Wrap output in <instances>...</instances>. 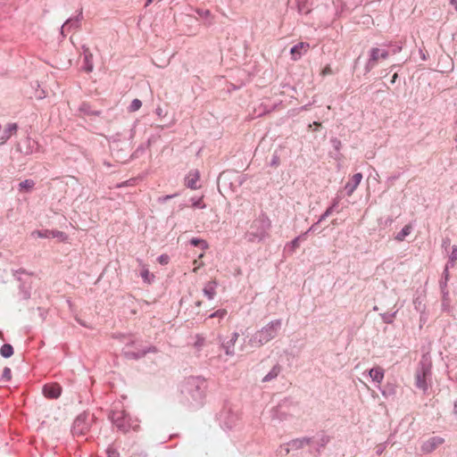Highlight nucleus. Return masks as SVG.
<instances>
[{
  "label": "nucleus",
  "instance_id": "nucleus-14",
  "mask_svg": "<svg viewBox=\"0 0 457 457\" xmlns=\"http://www.w3.org/2000/svg\"><path fill=\"white\" fill-rule=\"evenodd\" d=\"M62 234V233L59 232V231H50V230H46L45 232H42L39 230L32 232V236L37 237H55L61 236Z\"/></svg>",
  "mask_w": 457,
  "mask_h": 457
},
{
  "label": "nucleus",
  "instance_id": "nucleus-35",
  "mask_svg": "<svg viewBox=\"0 0 457 457\" xmlns=\"http://www.w3.org/2000/svg\"><path fill=\"white\" fill-rule=\"evenodd\" d=\"M152 2H153V0H147L145 6L149 5Z\"/></svg>",
  "mask_w": 457,
  "mask_h": 457
},
{
  "label": "nucleus",
  "instance_id": "nucleus-16",
  "mask_svg": "<svg viewBox=\"0 0 457 457\" xmlns=\"http://www.w3.org/2000/svg\"><path fill=\"white\" fill-rule=\"evenodd\" d=\"M280 372L279 366H274L271 370L263 378L262 381L267 382L278 377Z\"/></svg>",
  "mask_w": 457,
  "mask_h": 457
},
{
  "label": "nucleus",
  "instance_id": "nucleus-7",
  "mask_svg": "<svg viewBox=\"0 0 457 457\" xmlns=\"http://www.w3.org/2000/svg\"><path fill=\"white\" fill-rule=\"evenodd\" d=\"M430 375L428 367H422L421 370L416 375V386L420 389L426 391L428 388L427 378Z\"/></svg>",
  "mask_w": 457,
  "mask_h": 457
},
{
  "label": "nucleus",
  "instance_id": "nucleus-31",
  "mask_svg": "<svg viewBox=\"0 0 457 457\" xmlns=\"http://www.w3.org/2000/svg\"><path fill=\"white\" fill-rule=\"evenodd\" d=\"M292 245H293V247H295V248L298 247L299 246V238L297 237V238L294 239L292 242Z\"/></svg>",
  "mask_w": 457,
  "mask_h": 457
},
{
  "label": "nucleus",
  "instance_id": "nucleus-17",
  "mask_svg": "<svg viewBox=\"0 0 457 457\" xmlns=\"http://www.w3.org/2000/svg\"><path fill=\"white\" fill-rule=\"evenodd\" d=\"M0 353L4 358H9L13 354V348L9 344H4L0 349Z\"/></svg>",
  "mask_w": 457,
  "mask_h": 457
},
{
  "label": "nucleus",
  "instance_id": "nucleus-21",
  "mask_svg": "<svg viewBox=\"0 0 457 457\" xmlns=\"http://www.w3.org/2000/svg\"><path fill=\"white\" fill-rule=\"evenodd\" d=\"M142 106V102L139 100V99H134L129 107V111L133 112H136L137 110H139Z\"/></svg>",
  "mask_w": 457,
  "mask_h": 457
},
{
  "label": "nucleus",
  "instance_id": "nucleus-10",
  "mask_svg": "<svg viewBox=\"0 0 457 457\" xmlns=\"http://www.w3.org/2000/svg\"><path fill=\"white\" fill-rule=\"evenodd\" d=\"M369 375L374 382L380 384L384 379L385 371L381 367L377 366L369 371Z\"/></svg>",
  "mask_w": 457,
  "mask_h": 457
},
{
  "label": "nucleus",
  "instance_id": "nucleus-23",
  "mask_svg": "<svg viewBox=\"0 0 457 457\" xmlns=\"http://www.w3.org/2000/svg\"><path fill=\"white\" fill-rule=\"evenodd\" d=\"M2 378L3 379H4L5 381H9L11 380L12 378V371H11V369L5 367L4 370H3V372H2Z\"/></svg>",
  "mask_w": 457,
  "mask_h": 457
},
{
  "label": "nucleus",
  "instance_id": "nucleus-6",
  "mask_svg": "<svg viewBox=\"0 0 457 457\" xmlns=\"http://www.w3.org/2000/svg\"><path fill=\"white\" fill-rule=\"evenodd\" d=\"M43 393L46 397L56 399L61 395L62 387L57 383L46 384L43 387Z\"/></svg>",
  "mask_w": 457,
  "mask_h": 457
},
{
  "label": "nucleus",
  "instance_id": "nucleus-5",
  "mask_svg": "<svg viewBox=\"0 0 457 457\" xmlns=\"http://www.w3.org/2000/svg\"><path fill=\"white\" fill-rule=\"evenodd\" d=\"M310 49V44L307 42H300L294 46L291 50V58L293 61H298L303 55L306 54Z\"/></svg>",
  "mask_w": 457,
  "mask_h": 457
},
{
  "label": "nucleus",
  "instance_id": "nucleus-20",
  "mask_svg": "<svg viewBox=\"0 0 457 457\" xmlns=\"http://www.w3.org/2000/svg\"><path fill=\"white\" fill-rule=\"evenodd\" d=\"M190 243L195 246H201L204 250L208 248V244L203 239L192 238Z\"/></svg>",
  "mask_w": 457,
  "mask_h": 457
},
{
  "label": "nucleus",
  "instance_id": "nucleus-33",
  "mask_svg": "<svg viewBox=\"0 0 457 457\" xmlns=\"http://www.w3.org/2000/svg\"><path fill=\"white\" fill-rule=\"evenodd\" d=\"M397 77H398V76H397V73H395V74L393 75V78H392V82H393V83L395 81V79H397Z\"/></svg>",
  "mask_w": 457,
  "mask_h": 457
},
{
  "label": "nucleus",
  "instance_id": "nucleus-25",
  "mask_svg": "<svg viewBox=\"0 0 457 457\" xmlns=\"http://www.w3.org/2000/svg\"><path fill=\"white\" fill-rule=\"evenodd\" d=\"M332 73H333L332 69H331L330 65L328 64L321 71L320 75L321 76H327V75H330Z\"/></svg>",
  "mask_w": 457,
  "mask_h": 457
},
{
  "label": "nucleus",
  "instance_id": "nucleus-4",
  "mask_svg": "<svg viewBox=\"0 0 457 457\" xmlns=\"http://www.w3.org/2000/svg\"><path fill=\"white\" fill-rule=\"evenodd\" d=\"M388 55V52L386 50H380L378 47L371 48L368 66L373 68L380 59H386Z\"/></svg>",
  "mask_w": 457,
  "mask_h": 457
},
{
  "label": "nucleus",
  "instance_id": "nucleus-26",
  "mask_svg": "<svg viewBox=\"0 0 457 457\" xmlns=\"http://www.w3.org/2000/svg\"><path fill=\"white\" fill-rule=\"evenodd\" d=\"M193 207L204 209L205 207V204L203 203V199L199 198L193 203Z\"/></svg>",
  "mask_w": 457,
  "mask_h": 457
},
{
  "label": "nucleus",
  "instance_id": "nucleus-12",
  "mask_svg": "<svg viewBox=\"0 0 457 457\" xmlns=\"http://www.w3.org/2000/svg\"><path fill=\"white\" fill-rule=\"evenodd\" d=\"M311 443L310 438H298L292 440L288 445L291 447V449L298 450L303 448L305 445H309Z\"/></svg>",
  "mask_w": 457,
  "mask_h": 457
},
{
  "label": "nucleus",
  "instance_id": "nucleus-24",
  "mask_svg": "<svg viewBox=\"0 0 457 457\" xmlns=\"http://www.w3.org/2000/svg\"><path fill=\"white\" fill-rule=\"evenodd\" d=\"M227 311L225 309L218 310L217 312H213L210 315V318L218 317L220 319H222L226 316Z\"/></svg>",
  "mask_w": 457,
  "mask_h": 457
},
{
  "label": "nucleus",
  "instance_id": "nucleus-8",
  "mask_svg": "<svg viewBox=\"0 0 457 457\" xmlns=\"http://www.w3.org/2000/svg\"><path fill=\"white\" fill-rule=\"evenodd\" d=\"M362 179L361 173H355L346 183L345 189L348 196H351Z\"/></svg>",
  "mask_w": 457,
  "mask_h": 457
},
{
  "label": "nucleus",
  "instance_id": "nucleus-37",
  "mask_svg": "<svg viewBox=\"0 0 457 457\" xmlns=\"http://www.w3.org/2000/svg\"><path fill=\"white\" fill-rule=\"evenodd\" d=\"M237 336H238V335H237V333H235V334H234V338H237Z\"/></svg>",
  "mask_w": 457,
  "mask_h": 457
},
{
  "label": "nucleus",
  "instance_id": "nucleus-36",
  "mask_svg": "<svg viewBox=\"0 0 457 457\" xmlns=\"http://www.w3.org/2000/svg\"><path fill=\"white\" fill-rule=\"evenodd\" d=\"M204 253H201V254L199 255V259L203 258V257H204Z\"/></svg>",
  "mask_w": 457,
  "mask_h": 457
},
{
  "label": "nucleus",
  "instance_id": "nucleus-13",
  "mask_svg": "<svg viewBox=\"0 0 457 457\" xmlns=\"http://www.w3.org/2000/svg\"><path fill=\"white\" fill-rule=\"evenodd\" d=\"M216 287H217L216 281L208 282L203 289L204 295H206L208 297V299H212L214 297V295H216Z\"/></svg>",
  "mask_w": 457,
  "mask_h": 457
},
{
  "label": "nucleus",
  "instance_id": "nucleus-2",
  "mask_svg": "<svg viewBox=\"0 0 457 457\" xmlns=\"http://www.w3.org/2000/svg\"><path fill=\"white\" fill-rule=\"evenodd\" d=\"M280 321L275 320L268 324L266 327H264L260 332V342H268L271 338L275 337L278 330L280 328Z\"/></svg>",
  "mask_w": 457,
  "mask_h": 457
},
{
  "label": "nucleus",
  "instance_id": "nucleus-22",
  "mask_svg": "<svg viewBox=\"0 0 457 457\" xmlns=\"http://www.w3.org/2000/svg\"><path fill=\"white\" fill-rule=\"evenodd\" d=\"M92 54H85V61H86V63H87V67H86V71L87 72H90L93 71V64H92Z\"/></svg>",
  "mask_w": 457,
  "mask_h": 457
},
{
  "label": "nucleus",
  "instance_id": "nucleus-29",
  "mask_svg": "<svg viewBox=\"0 0 457 457\" xmlns=\"http://www.w3.org/2000/svg\"><path fill=\"white\" fill-rule=\"evenodd\" d=\"M108 457H118L119 453L114 449H108L107 450Z\"/></svg>",
  "mask_w": 457,
  "mask_h": 457
},
{
  "label": "nucleus",
  "instance_id": "nucleus-18",
  "mask_svg": "<svg viewBox=\"0 0 457 457\" xmlns=\"http://www.w3.org/2000/svg\"><path fill=\"white\" fill-rule=\"evenodd\" d=\"M411 231V225H405L403 229L397 234L395 239L398 241H403L408 235H410Z\"/></svg>",
  "mask_w": 457,
  "mask_h": 457
},
{
  "label": "nucleus",
  "instance_id": "nucleus-32",
  "mask_svg": "<svg viewBox=\"0 0 457 457\" xmlns=\"http://www.w3.org/2000/svg\"><path fill=\"white\" fill-rule=\"evenodd\" d=\"M451 4L454 5L455 9L457 10V0H451Z\"/></svg>",
  "mask_w": 457,
  "mask_h": 457
},
{
  "label": "nucleus",
  "instance_id": "nucleus-3",
  "mask_svg": "<svg viewBox=\"0 0 457 457\" xmlns=\"http://www.w3.org/2000/svg\"><path fill=\"white\" fill-rule=\"evenodd\" d=\"M445 443V439L441 436H432L424 441L421 445V451L424 453H429L436 450L438 446Z\"/></svg>",
  "mask_w": 457,
  "mask_h": 457
},
{
  "label": "nucleus",
  "instance_id": "nucleus-34",
  "mask_svg": "<svg viewBox=\"0 0 457 457\" xmlns=\"http://www.w3.org/2000/svg\"><path fill=\"white\" fill-rule=\"evenodd\" d=\"M314 127H320L321 124L320 122L314 121L313 122Z\"/></svg>",
  "mask_w": 457,
  "mask_h": 457
},
{
  "label": "nucleus",
  "instance_id": "nucleus-9",
  "mask_svg": "<svg viewBox=\"0 0 457 457\" xmlns=\"http://www.w3.org/2000/svg\"><path fill=\"white\" fill-rule=\"evenodd\" d=\"M17 129L16 123H9L0 137V145H4L12 135L16 134Z\"/></svg>",
  "mask_w": 457,
  "mask_h": 457
},
{
  "label": "nucleus",
  "instance_id": "nucleus-19",
  "mask_svg": "<svg viewBox=\"0 0 457 457\" xmlns=\"http://www.w3.org/2000/svg\"><path fill=\"white\" fill-rule=\"evenodd\" d=\"M19 186L21 191H30L34 187L35 182L32 179H26L21 182Z\"/></svg>",
  "mask_w": 457,
  "mask_h": 457
},
{
  "label": "nucleus",
  "instance_id": "nucleus-28",
  "mask_svg": "<svg viewBox=\"0 0 457 457\" xmlns=\"http://www.w3.org/2000/svg\"><path fill=\"white\" fill-rule=\"evenodd\" d=\"M193 264L195 265V268L193 269V272H196V271H197V270H198L200 267L204 266V262H199L198 260H195V261L193 262Z\"/></svg>",
  "mask_w": 457,
  "mask_h": 457
},
{
  "label": "nucleus",
  "instance_id": "nucleus-27",
  "mask_svg": "<svg viewBox=\"0 0 457 457\" xmlns=\"http://www.w3.org/2000/svg\"><path fill=\"white\" fill-rule=\"evenodd\" d=\"M158 261L161 264H163V265H166L168 264L169 261H170V258L167 254H162L159 258H158Z\"/></svg>",
  "mask_w": 457,
  "mask_h": 457
},
{
  "label": "nucleus",
  "instance_id": "nucleus-30",
  "mask_svg": "<svg viewBox=\"0 0 457 457\" xmlns=\"http://www.w3.org/2000/svg\"><path fill=\"white\" fill-rule=\"evenodd\" d=\"M451 259H452V261L457 260V246H453V252L451 254Z\"/></svg>",
  "mask_w": 457,
  "mask_h": 457
},
{
  "label": "nucleus",
  "instance_id": "nucleus-15",
  "mask_svg": "<svg viewBox=\"0 0 457 457\" xmlns=\"http://www.w3.org/2000/svg\"><path fill=\"white\" fill-rule=\"evenodd\" d=\"M140 275H141L143 280L147 284L152 283V281L154 278V275L153 273H151L145 266H143Z\"/></svg>",
  "mask_w": 457,
  "mask_h": 457
},
{
  "label": "nucleus",
  "instance_id": "nucleus-11",
  "mask_svg": "<svg viewBox=\"0 0 457 457\" xmlns=\"http://www.w3.org/2000/svg\"><path fill=\"white\" fill-rule=\"evenodd\" d=\"M200 175L197 170H193L188 173L186 179V185L191 189L197 188V182L199 181Z\"/></svg>",
  "mask_w": 457,
  "mask_h": 457
},
{
  "label": "nucleus",
  "instance_id": "nucleus-1",
  "mask_svg": "<svg viewBox=\"0 0 457 457\" xmlns=\"http://www.w3.org/2000/svg\"><path fill=\"white\" fill-rule=\"evenodd\" d=\"M111 419L116 425V427L124 432H127L129 428L137 430L139 427L138 424L133 425L132 422H130L131 419L123 410L112 411L111 414Z\"/></svg>",
  "mask_w": 457,
  "mask_h": 457
}]
</instances>
